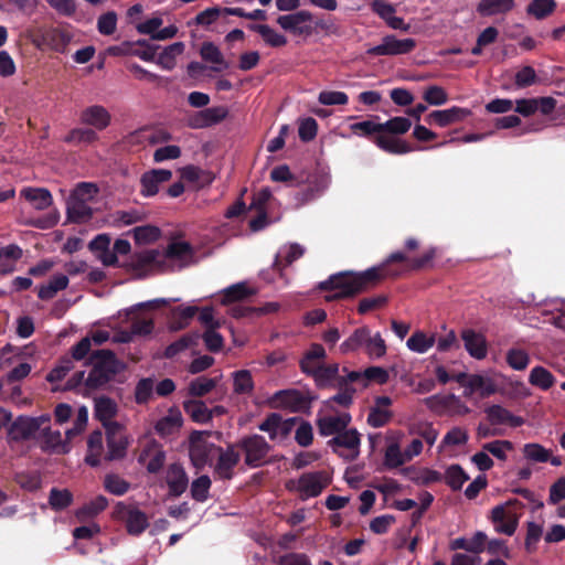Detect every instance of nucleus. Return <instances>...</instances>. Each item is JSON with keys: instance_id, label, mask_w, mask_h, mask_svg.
I'll use <instances>...</instances> for the list:
<instances>
[{"instance_id": "1", "label": "nucleus", "mask_w": 565, "mask_h": 565, "mask_svg": "<svg viewBox=\"0 0 565 565\" xmlns=\"http://www.w3.org/2000/svg\"><path fill=\"white\" fill-rule=\"evenodd\" d=\"M435 257V247H430L422 256L414 258H408L403 252H394L380 266L362 273L340 271L319 282L318 288L324 291H334L333 295L327 296L328 301L350 298L375 287L387 277H398L402 270L392 268L391 264L393 263H405L409 270H422L431 267Z\"/></svg>"}, {"instance_id": "2", "label": "nucleus", "mask_w": 565, "mask_h": 565, "mask_svg": "<svg viewBox=\"0 0 565 565\" xmlns=\"http://www.w3.org/2000/svg\"><path fill=\"white\" fill-rule=\"evenodd\" d=\"M85 365L90 366L85 381V390L88 393L105 390L125 367L115 352L108 349L92 351Z\"/></svg>"}, {"instance_id": "3", "label": "nucleus", "mask_w": 565, "mask_h": 565, "mask_svg": "<svg viewBox=\"0 0 565 565\" xmlns=\"http://www.w3.org/2000/svg\"><path fill=\"white\" fill-rule=\"evenodd\" d=\"M210 433L194 430L189 438V455L192 465L196 469H203L206 465L212 466L217 455V445L209 441Z\"/></svg>"}, {"instance_id": "4", "label": "nucleus", "mask_w": 565, "mask_h": 565, "mask_svg": "<svg viewBox=\"0 0 565 565\" xmlns=\"http://www.w3.org/2000/svg\"><path fill=\"white\" fill-rule=\"evenodd\" d=\"M113 518L122 522L127 533L132 536H139L149 526L147 514L131 503L117 502L113 510Z\"/></svg>"}, {"instance_id": "5", "label": "nucleus", "mask_w": 565, "mask_h": 565, "mask_svg": "<svg viewBox=\"0 0 565 565\" xmlns=\"http://www.w3.org/2000/svg\"><path fill=\"white\" fill-rule=\"evenodd\" d=\"M237 449L245 455V465L249 468H259L266 463V457L271 450V446L262 435H249L235 443Z\"/></svg>"}, {"instance_id": "6", "label": "nucleus", "mask_w": 565, "mask_h": 565, "mask_svg": "<svg viewBox=\"0 0 565 565\" xmlns=\"http://www.w3.org/2000/svg\"><path fill=\"white\" fill-rule=\"evenodd\" d=\"M316 396L309 392L302 393L298 390H281L276 392L270 402L274 407L288 408L291 412L300 413L308 412L311 408L312 402Z\"/></svg>"}, {"instance_id": "7", "label": "nucleus", "mask_w": 565, "mask_h": 565, "mask_svg": "<svg viewBox=\"0 0 565 565\" xmlns=\"http://www.w3.org/2000/svg\"><path fill=\"white\" fill-rule=\"evenodd\" d=\"M417 46L415 39H397L394 34L385 35L381 44L367 49L370 56H395L413 52Z\"/></svg>"}, {"instance_id": "8", "label": "nucleus", "mask_w": 565, "mask_h": 565, "mask_svg": "<svg viewBox=\"0 0 565 565\" xmlns=\"http://www.w3.org/2000/svg\"><path fill=\"white\" fill-rule=\"evenodd\" d=\"M241 459L235 444H230L226 449L218 447L215 462H213L214 476L221 480H231L234 477V468Z\"/></svg>"}, {"instance_id": "9", "label": "nucleus", "mask_w": 565, "mask_h": 565, "mask_svg": "<svg viewBox=\"0 0 565 565\" xmlns=\"http://www.w3.org/2000/svg\"><path fill=\"white\" fill-rule=\"evenodd\" d=\"M329 484L328 475L324 471L306 472L298 479L297 490L301 500L318 497Z\"/></svg>"}, {"instance_id": "10", "label": "nucleus", "mask_w": 565, "mask_h": 565, "mask_svg": "<svg viewBox=\"0 0 565 565\" xmlns=\"http://www.w3.org/2000/svg\"><path fill=\"white\" fill-rule=\"evenodd\" d=\"M313 15L307 10L297 11L296 13L279 15L277 23L281 29L292 33L294 35H309L312 28L307 22H311Z\"/></svg>"}, {"instance_id": "11", "label": "nucleus", "mask_w": 565, "mask_h": 565, "mask_svg": "<svg viewBox=\"0 0 565 565\" xmlns=\"http://www.w3.org/2000/svg\"><path fill=\"white\" fill-rule=\"evenodd\" d=\"M71 39L72 36L68 32L51 26L40 30V34L34 40V43L38 47L45 45L55 52L64 53Z\"/></svg>"}, {"instance_id": "12", "label": "nucleus", "mask_w": 565, "mask_h": 565, "mask_svg": "<svg viewBox=\"0 0 565 565\" xmlns=\"http://www.w3.org/2000/svg\"><path fill=\"white\" fill-rule=\"evenodd\" d=\"M106 429V440L108 451L105 459L108 461L118 460L126 456L128 441L122 434V427L119 423H113Z\"/></svg>"}, {"instance_id": "13", "label": "nucleus", "mask_w": 565, "mask_h": 565, "mask_svg": "<svg viewBox=\"0 0 565 565\" xmlns=\"http://www.w3.org/2000/svg\"><path fill=\"white\" fill-rule=\"evenodd\" d=\"M172 171L168 169H152L145 172L140 178V194L145 198H151L159 193L160 185L170 181Z\"/></svg>"}, {"instance_id": "14", "label": "nucleus", "mask_w": 565, "mask_h": 565, "mask_svg": "<svg viewBox=\"0 0 565 565\" xmlns=\"http://www.w3.org/2000/svg\"><path fill=\"white\" fill-rule=\"evenodd\" d=\"M471 114V110L468 108L452 106L448 109L433 110L426 117V121L439 127H447L449 125L463 121Z\"/></svg>"}, {"instance_id": "15", "label": "nucleus", "mask_w": 565, "mask_h": 565, "mask_svg": "<svg viewBox=\"0 0 565 565\" xmlns=\"http://www.w3.org/2000/svg\"><path fill=\"white\" fill-rule=\"evenodd\" d=\"M227 115L228 110L224 106L204 108L189 119V126L194 129L211 127L223 121Z\"/></svg>"}, {"instance_id": "16", "label": "nucleus", "mask_w": 565, "mask_h": 565, "mask_svg": "<svg viewBox=\"0 0 565 565\" xmlns=\"http://www.w3.org/2000/svg\"><path fill=\"white\" fill-rule=\"evenodd\" d=\"M79 120L83 125L102 131L110 125L111 115L104 106L92 105L81 111Z\"/></svg>"}, {"instance_id": "17", "label": "nucleus", "mask_w": 565, "mask_h": 565, "mask_svg": "<svg viewBox=\"0 0 565 565\" xmlns=\"http://www.w3.org/2000/svg\"><path fill=\"white\" fill-rule=\"evenodd\" d=\"M351 422L349 413H342L338 416H323L317 419L318 431L321 436L328 437L338 435L344 430Z\"/></svg>"}, {"instance_id": "18", "label": "nucleus", "mask_w": 565, "mask_h": 565, "mask_svg": "<svg viewBox=\"0 0 565 565\" xmlns=\"http://www.w3.org/2000/svg\"><path fill=\"white\" fill-rule=\"evenodd\" d=\"M461 339L463 341L465 349L472 358L482 360L487 356L488 347L483 334L478 333L472 329H463L461 331Z\"/></svg>"}, {"instance_id": "19", "label": "nucleus", "mask_w": 565, "mask_h": 565, "mask_svg": "<svg viewBox=\"0 0 565 565\" xmlns=\"http://www.w3.org/2000/svg\"><path fill=\"white\" fill-rule=\"evenodd\" d=\"M36 425L30 416H18L10 425L8 435L14 441L28 440L38 431Z\"/></svg>"}, {"instance_id": "20", "label": "nucleus", "mask_w": 565, "mask_h": 565, "mask_svg": "<svg viewBox=\"0 0 565 565\" xmlns=\"http://www.w3.org/2000/svg\"><path fill=\"white\" fill-rule=\"evenodd\" d=\"M189 479L180 463H171L167 471V484L171 497H180L188 488Z\"/></svg>"}, {"instance_id": "21", "label": "nucleus", "mask_w": 565, "mask_h": 565, "mask_svg": "<svg viewBox=\"0 0 565 565\" xmlns=\"http://www.w3.org/2000/svg\"><path fill=\"white\" fill-rule=\"evenodd\" d=\"M327 353L322 344L312 343L299 361V367L306 375H311L318 366L322 365Z\"/></svg>"}, {"instance_id": "22", "label": "nucleus", "mask_w": 565, "mask_h": 565, "mask_svg": "<svg viewBox=\"0 0 565 565\" xmlns=\"http://www.w3.org/2000/svg\"><path fill=\"white\" fill-rule=\"evenodd\" d=\"M484 413L491 425L509 424L511 427H520L524 424L522 417L513 415L501 405H491L484 409Z\"/></svg>"}, {"instance_id": "23", "label": "nucleus", "mask_w": 565, "mask_h": 565, "mask_svg": "<svg viewBox=\"0 0 565 565\" xmlns=\"http://www.w3.org/2000/svg\"><path fill=\"white\" fill-rule=\"evenodd\" d=\"M94 416L102 425L107 428L114 423L111 419L117 415L118 407L116 402L108 396L95 398Z\"/></svg>"}, {"instance_id": "24", "label": "nucleus", "mask_w": 565, "mask_h": 565, "mask_svg": "<svg viewBox=\"0 0 565 565\" xmlns=\"http://www.w3.org/2000/svg\"><path fill=\"white\" fill-rule=\"evenodd\" d=\"M20 194L39 211H44L53 204V196L45 188H24Z\"/></svg>"}, {"instance_id": "25", "label": "nucleus", "mask_w": 565, "mask_h": 565, "mask_svg": "<svg viewBox=\"0 0 565 565\" xmlns=\"http://www.w3.org/2000/svg\"><path fill=\"white\" fill-rule=\"evenodd\" d=\"M371 329L366 326L356 328L339 347L342 354L364 350L366 340H370Z\"/></svg>"}, {"instance_id": "26", "label": "nucleus", "mask_w": 565, "mask_h": 565, "mask_svg": "<svg viewBox=\"0 0 565 565\" xmlns=\"http://www.w3.org/2000/svg\"><path fill=\"white\" fill-rule=\"evenodd\" d=\"M360 441V434L356 429L345 428L340 434L330 439L328 441V446L331 447L333 451H337L338 447L354 450L355 454L353 458H355L359 454Z\"/></svg>"}, {"instance_id": "27", "label": "nucleus", "mask_w": 565, "mask_h": 565, "mask_svg": "<svg viewBox=\"0 0 565 565\" xmlns=\"http://www.w3.org/2000/svg\"><path fill=\"white\" fill-rule=\"evenodd\" d=\"M182 426V415L178 408H171L169 414L160 418L154 429L161 437H168L177 433Z\"/></svg>"}, {"instance_id": "28", "label": "nucleus", "mask_w": 565, "mask_h": 565, "mask_svg": "<svg viewBox=\"0 0 565 565\" xmlns=\"http://www.w3.org/2000/svg\"><path fill=\"white\" fill-rule=\"evenodd\" d=\"M200 55L203 61L213 64L212 71L222 72L230 67L228 62L225 61L222 52L213 42H203L200 49Z\"/></svg>"}, {"instance_id": "29", "label": "nucleus", "mask_w": 565, "mask_h": 565, "mask_svg": "<svg viewBox=\"0 0 565 565\" xmlns=\"http://www.w3.org/2000/svg\"><path fill=\"white\" fill-rule=\"evenodd\" d=\"M183 408L186 415L198 424H206L213 418V411H210L205 403L199 399H189L183 402Z\"/></svg>"}, {"instance_id": "30", "label": "nucleus", "mask_w": 565, "mask_h": 565, "mask_svg": "<svg viewBox=\"0 0 565 565\" xmlns=\"http://www.w3.org/2000/svg\"><path fill=\"white\" fill-rule=\"evenodd\" d=\"M254 295L255 290L248 288L245 282H237L223 290L220 301L222 305H230L246 300Z\"/></svg>"}, {"instance_id": "31", "label": "nucleus", "mask_w": 565, "mask_h": 565, "mask_svg": "<svg viewBox=\"0 0 565 565\" xmlns=\"http://www.w3.org/2000/svg\"><path fill=\"white\" fill-rule=\"evenodd\" d=\"M514 0H480L477 11L483 17L504 14L514 8Z\"/></svg>"}, {"instance_id": "32", "label": "nucleus", "mask_w": 565, "mask_h": 565, "mask_svg": "<svg viewBox=\"0 0 565 565\" xmlns=\"http://www.w3.org/2000/svg\"><path fill=\"white\" fill-rule=\"evenodd\" d=\"M68 286V278L66 275L58 274L53 276L47 284L41 285L38 290V297L41 300L53 299L56 294L64 290Z\"/></svg>"}, {"instance_id": "33", "label": "nucleus", "mask_w": 565, "mask_h": 565, "mask_svg": "<svg viewBox=\"0 0 565 565\" xmlns=\"http://www.w3.org/2000/svg\"><path fill=\"white\" fill-rule=\"evenodd\" d=\"M201 339V334L199 332H191L182 335L177 341L170 343L164 350V356L168 359H172L182 351L198 345Z\"/></svg>"}, {"instance_id": "34", "label": "nucleus", "mask_w": 565, "mask_h": 565, "mask_svg": "<svg viewBox=\"0 0 565 565\" xmlns=\"http://www.w3.org/2000/svg\"><path fill=\"white\" fill-rule=\"evenodd\" d=\"M375 143L380 149L392 154H404L413 151V147L408 142L382 135L375 138Z\"/></svg>"}, {"instance_id": "35", "label": "nucleus", "mask_w": 565, "mask_h": 565, "mask_svg": "<svg viewBox=\"0 0 565 565\" xmlns=\"http://www.w3.org/2000/svg\"><path fill=\"white\" fill-rule=\"evenodd\" d=\"M248 29L257 32L265 43L271 47H281L287 44V38L267 24H249Z\"/></svg>"}, {"instance_id": "36", "label": "nucleus", "mask_w": 565, "mask_h": 565, "mask_svg": "<svg viewBox=\"0 0 565 565\" xmlns=\"http://www.w3.org/2000/svg\"><path fill=\"white\" fill-rule=\"evenodd\" d=\"M340 366L338 363H332L318 366L310 375L313 377L316 385L320 388H326L331 385L332 381L338 377Z\"/></svg>"}, {"instance_id": "37", "label": "nucleus", "mask_w": 565, "mask_h": 565, "mask_svg": "<svg viewBox=\"0 0 565 565\" xmlns=\"http://www.w3.org/2000/svg\"><path fill=\"white\" fill-rule=\"evenodd\" d=\"M67 215L72 222H87L93 216V209L87 202L70 199L67 203Z\"/></svg>"}, {"instance_id": "38", "label": "nucleus", "mask_w": 565, "mask_h": 565, "mask_svg": "<svg viewBox=\"0 0 565 565\" xmlns=\"http://www.w3.org/2000/svg\"><path fill=\"white\" fill-rule=\"evenodd\" d=\"M42 449L53 450L57 452H67V447L62 441V435L58 430H51L49 426L44 427L41 431Z\"/></svg>"}, {"instance_id": "39", "label": "nucleus", "mask_w": 565, "mask_h": 565, "mask_svg": "<svg viewBox=\"0 0 565 565\" xmlns=\"http://www.w3.org/2000/svg\"><path fill=\"white\" fill-rule=\"evenodd\" d=\"M529 383L543 391H547L555 384V376L544 366L537 365L531 370Z\"/></svg>"}, {"instance_id": "40", "label": "nucleus", "mask_w": 565, "mask_h": 565, "mask_svg": "<svg viewBox=\"0 0 565 565\" xmlns=\"http://www.w3.org/2000/svg\"><path fill=\"white\" fill-rule=\"evenodd\" d=\"M305 253V248L297 243L290 244L285 254L281 253L276 255L274 262V268L281 271L285 267L291 265L295 260L299 259Z\"/></svg>"}, {"instance_id": "41", "label": "nucleus", "mask_w": 565, "mask_h": 565, "mask_svg": "<svg viewBox=\"0 0 565 565\" xmlns=\"http://www.w3.org/2000/svg\"><path fill=\"white\" fill-rule=\"evenodd\" d=\"M184 51V43L175 42L167 46L158 56L157 63L164 70L171 71L175 66V57Z\"/></svg>"}, {"instance_id": "42", "label": "nucleus", "mask_w": 565, "mask_h": 565, "mask_svg": "<svg viewBox=\"0 0 565 565\" xmlns=\"http://www.w3.org/2000/svg\"><path fill=\"white\" fill-rule=\"evenodd\" d=\"M557 7L555 0H532L526 7V13L537 20L551 15Z\"/></svg>"}, {"instance_id": "43", "label": "nucleus", "mask_w": 565, "mask_h": 565, "mask_svg": "<svg viewBox=\"0 0 565 565\" xmlns=\"http://www.w3.org/2000/svg\"><path fill=\"white\" fill-rule=\"evenodd\" d=\"M73 502V494L67 489L52 488L49 494V504L54 511H63Z\"/></svg>"}, {"instance_id": "44", "label": "nucleus", "mask_w": 565, "mask_h": 565, "mask_svg": "<svg viewBox=\"0 0 565 565\" xmlns=\"http://www.w3.org/2000/svg\"><path fill=\"white\" fill-rule=\"evenodd\" d=\"M523 456L527 461L544 463L551 459V450L537 443H529L523 446Z\"/></svg>"}, {"instance_id": "45", "label": "nucleus", "mask_w": 565, "mask_h": 565, "mask_svg": "<svg viewBox=\"0 0 565 565\" xmlns=\"http://www.w3.org/2000/svg\"><path fill=\"white\" fill-rule=\"evenodd\" d=\"M196 312L198 308L194 306L178 307L173 309L171 328L173 330H181L186 328Z\"/></svg>"}, {"instance_id": "46", "label": "nucleus", "mask_w": 565, "mask_h": 565, "mask_svg": "<svg viewBox=\"0 0 565 565\" xmlns=\"http://www.w3.org/2000/svg\"><path fill=\"white\" fill-rule=\"evenodd\" d=\"M445 479L452 491H459L463 483L469 480V476L460 465L455 463L447 468Z\"/></svg>"}, {"instance_id": "47", "label": "nucleus", "mask_w": 565, "mask_h": 565, "mask_svg": "<svg viewBox=\"0 0 565 565\" xmlns=\"http://www.w3.org/2000/svg\"><path fill=\"white\" fill-rule=\"evenodd\" d=\"M435 344V338L426 335L422 331L414 332L407 340L406 345L411 351L425 353Z\"/></svg>"}, {"instance_id": "48", "label": "nucleus", "mask_w": 565, "mask_h": 565, "mask_svg": "<svg viewBox=\"0 0 565 565\" xmlns=\"http://www.w3.org/2000/svg\"><path fill=\"white\" fill-rule=\"evenodd\" d=\"M218 380L209 379L206 376H199L190 382L189 394L193 397H203L210 393L216 385Z\"/></svg>"}, {"instance_id": "49", "label": "nucleus", "mask_w": 565, "mask_h": 565, "mask_svg": "<svg viewBox=\"0 0 565 565\" xmlns=\"http://www.w3.org/2000/svg\"><path fill=\"white\" fill-rule=\"evenodd\" d=\"M233 387L236 394H252L254 381L248 370H239L233 373Z\"/></svg>"}, {"instance_id": "50", "label": "nucleus", "mask_w": 565, "mask_h": 565, "mask_svg": "<svg viewBox=\"0 0 565 565\" xmlns=\"http://www.w3.org/2000/svg\"><path fill=\"white\" fill-rule=\"evenodd\" d=\"M74 369V360L70 355L62 356L55 367H53L46 375V381L55 383L62 381L70 371Z\"/></svg>"}, {"instance_id": "51", "label": "nucleus", "mask_w": 565, "mask_h": 565, "mask_svg": "<svg viewBox=\"0 0 565 565\" xmlns=\"http://www.w3.org/2000/svg\"><path fill=\"white\" fill-rule=\"evenodd\" d=\"M408 460L405 451L402 452L398 444L393 443L385 449L383 465L386 469H395L404 465Z\"/></svg>"}, {"instance_id": "52", "label": "nucleus", "mask_w": 565, "mask_h": 565, "mask_svg": "<svg viewBox=\"0 0 565 565\" xmlns=\"http://www.w3.org/2000/svg\"><path fill=\"white\" fill-rule=\"evenodd\" d=\"M508 365L515 371H523L530 364V355L522 349L512 348L505 354Z\"/></svg>"}, {"instance_id": "53", "label": "nucleus", "mask_w": 565, "mask_h": 565, "mask_svg": "<svg viewBox=\"0 0 565 565\" xmlns=\"http://www.w3.org/2000/svg\"><path fill=\"white\" fill-rule=\"evenodd\" d=\"M386 343L380 332L372 334L370 332V340H366L364 352L371 359H380L386 354Z\"/></svg>"}, {"instance_id": "54", "label": "nucleus", "mask_w": 565, "mask_h": 565, "mask_svg": "<svg viewBox=\"0 0 565 565\" xmlns=\"http://www.w3.org/2000/svg\"><path fill=\"white\" fill-rule=\"evenodd\" d=\"M412 127V121L407 117H393L387 121L381 124V132L391 135H404Z\"/></svg>"}, {"instance_id": "55", "label": "nucleus", "mask_w": 565, "mask_h": 565, "mask_svg": "<svg viewBox=\"0 0 565 565\" xmlns=\"http://www.w3.org/2000/svg\"><path fill=\"white\" fill-rule=\"evenodd\" d=\"M104 488L115 495H124L130 488V483L116 473H108L104 479Z\"/></svg>"}, {"instance_id": "56", "label": "nucleus", "mask_w": 565, "mask_h": 565, "mask_svg": "<svg viewBox=\"0 0 565 565\" xmlns=\"http://www.w3.org/2000/svg\"><path fill=\"white\" fill-rule=\"evenodd\" d=\"M132 234L137 244H150L160 237L161 232L157 226L143 225L135 227Z\"/></svg>"}, {"instance_id": "57", "label": "nucleus", "mask_w": 565, "mask_h": 565, "mask_svg": "<svg viewBox=\"0 0 565 565\" xmlns=\"http://www.w3.org/2000/svg\"><path fill=\"white\" fill-rule=\"evenodd\" d=\"M98 140V135L90 128H74L65 137L68 143H93Z\"/></svg>"}, {"instance_id": "58", "label": "nucleus", "mask_w": 565, "mask_h": 565, "mask_svg": "<svg viewBox=\"0 0 565 565\" xmlns=\"http://www.w3.org/2000/svg\"><path fill=\"white\" fill-rule=\"evenodd\" d=\"M211 479L206 475H202L191 484V495L198 502H204L209 498V490L211 488Z\"/></svg>"}, {"instance_id": "59", "label": "nucleus", "mask_w": 565, "mask_h": 565, "mask_svg": "<svg viewBox=\"0 0 565 565\" xmlns=\"http://www.w3.org/2000/svg\"><path fill=\"white\" fill-rule=\"evenodd\" d=\"M140 137H142L143 139H147L149 141V143H151V145L167 142L171 139V135L163 129H159V130L152 131L150 134H147V130L142 129V130L135 131L134 134H131L129 136V140H130V142H135V141H138Z\"/></svg>"}, {"instance_id": "60", "label": "nucleus", "mask_w": 565, "mask_h": 565, "mask_svg": "<svg viewBox=\"0 0 565 565\" xmlns=\"http://www.w3.org/2000/svg\"><path fill=\"white\" fill-rule=\"evenodd\" d=\"M482 449L487 452H490L499 460H507L505 451H511L513 449V444L510 440L498 439L491 443H487L482 446Z\"/></svg>"}, {"instance_id": "61", "label": "nucleus", "mask_w": 565, "mask_h": 565, "mask_svg": "<svg viewBox=\"0 0 565 565\" xmlns=\"http://www.w3.org/2000/svg\"><path fill=\"white\" fill-rule=\"evenodd\" d=\"M424 100L431 106H441L447 103L448 94L444 87L438 85L428 86L424 94Z\"/></svg>"}, {"instance_id": "62", "label": "nucleus", "mask_w": 565, "mask_h": 565, "mask_svg": "<svg viewBox=\"0 0 565 565\" xmlns=\"http://www.w3.org/2000/svg\"><path fill=\"white\" fill-rule=\"evenodd\" d=\"M543 534L542 525L535 522H527L526 525V536L524 542V547L527 553H533L536 551V544L541 540Z\"/></svg>"}, {"instance_id": "63", "label": "nucleus", "mask_w": 565, "mask_h": 565, "mask_svg": "<svg viewBox=\"0 0 565 565\" xmlns=\"http://www.w3.org/2000/svg\"><path fill=\"white\" fill-rule=\"evenodd\" d=\"M192 252L193 249L190 243L172 242L168 245L163 257L169 259H182L190 256Z\"/></svg>"}, {"instance_id": "64", "label": "nucleus", "mask_w": 565, "mask_h": 565, "mask_svg": "<svg viewBox=\"0 0 565 565\" xmlns=\"http://www.w3.org/2000/svg\"><path fill=\"white\" fill-rule=\"evenodd\" d=\"M393 417V413L385 408L372 407L367 415V424L374 428H380L385 426L391 418Z\"/></svg>"}]
</instances>
